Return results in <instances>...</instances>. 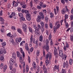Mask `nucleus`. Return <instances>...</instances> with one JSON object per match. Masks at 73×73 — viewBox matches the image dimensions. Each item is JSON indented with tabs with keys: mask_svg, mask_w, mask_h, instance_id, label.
Returning <instances> with one entry per match:
<instances>
[{
	"mask_svg": "<svg viewBox=\"0 0 73 73\" xmlns=\"http://www.w3.org/2000/svg\"><path fill=\"white\" fill-rule=\"evenodd\" d=\"M32 41L34 44H36V45H37V46L38 45V40H36V39L35 38H33V35H32L30 38L31 43H32Z\"/></svg>",
	"mask_w": 73,
	"mask_h": 73,
	"instance_id": "f257e3e1",
	"label": "nucleus"
},
{
	"mask_svg": "<svg viewBox=\"0 0 73 73\" xmlns=\"http://www.w3.org/2000/svg\"><path fill=\"white\" fill-rule=\"evenodd\" d=\"M52 53L49 52L46 55V59H48V58L49 57V59L50 60L51 59V57H52Z\"/></svg>",
	"mask_w": 73,
	"mask_h": 73,
	"instance_id": "f03ea898",
	"label": "nucleus"
},
{
	"mask_svg": "<svg viewBox=\"0 0 73 73\" xmlns=\"http://www.w3.org/2000/svg\"><path fill=\"white\" fill-rule=\"evenodd\" d=\"M20 62H21L22 64H23V67H25V64L24 62H23L24 60H23V58L22 57H20Z\"/></svg>",
	"mask_w": 73,
	"mask_h": 73,
	"instance_id": "7ed1b4c3",
	"label": "nucleus"
},
{
	"mask_svg": "<svg viewBox=\"0 0 73 73\" xmlns=\"http://www.w3.org/2000/svg\"><path fill=\"white\" fill-rule=\"evenodd\" d=\"M6 50L5 49L1 48L0 49V54H5L6 53Z\"/></svg>",
	"mask_w": 73,
	"mask_h": 73,
	"instance_id": "20e7f679",
	"label": "nucleus"
},
{
	"mask_svg": "<svg viewBox=\"0 0 73 73\" xmlns=\"http://www.w3.org/2000/svg\"><path fill=\"white\" fill-rule=\"evenodd\" d=\"M23 31H24V32H27V25L23 23Z\"/></svg>",
	"mask_w": 73,
	"mask_h": 73,
	"instance_id": "39448f33",
	"label": "nucleus"
},
{
	"mask_svg": "<svg viewBox=\"0 0 73 73\" xmlns=\"http://www.w3.org/2000/svg\"><path fill=\"white\" fill-rule=\"evenodd\" d=\"M41 21V17L40 15L37 16V18L36 19V21L38 23H40Z\"/></svg>",
	"mask_w": 73,
	"mask_h": 73,
	"instance_id": "423d86ee",
	"label": "nucleus"
},
{
	"mask_svg": "<svg viewBox=\"0 0 73 73\" xmlns=\"http://www.w3.org/2000/svg\"><path fill=\"white\" fill-rule=\"evenodd\" d=\"M35 33L37 36H39L41 35L40 34V30L35 29Z\"/></svg>",
	"mask_w": 73,
	"mask_h": 73,
	"instance_id": "0eeeda50",
	"label": "nucleus"
},
{
	"mask_svg": "<svg viewBox=\"0 0 73 73\" xmlns=\"http://www.w3.org/2000/svg\"><path fill=\"white\" fill-rule=\"evenodd\" d=\"M18 4L15 1H13V7H17L18 6Z\"/></svg>",
	"mask_w": 73,
	"mask_h": 73,
	"instance_id": "6e6552de",
	"label": "nucleus"
},
{
	"mask_svg": "<svg viewBox=\"0 0 73 73\" xmlns=\"http://www.w3.org/2000/svg\"><path fill=\"white\" fill-rule=\"evenodd\" d=\"M54 56H57L58 55V53H57V50L56 47H54Z\"/></svg>",
	"mask_w": 73,
	"mask_h": 73,
	"instance_id": "1a4fd4ad",
	"label": "nucleus"
},
{
	"mask_svg": "<svg viewBox=\"0 0 73 73\" xmlns=\"http://www.w3.org/2000/svg\"><path fill=\"white\" fill-rule=\"evenodd\" d=\"M42 69L44 71V73H47V69L45 64L43 65Z\"/></svg>",
	"mask_w": 73,
	"mask_h": 73,
	"instance_id": "9d476101",
	"label": "nucleus"
},
{
	"mask_svg": "<svg viewBox=\"0 0 73 73\" xmlns=\"http://www.w3.org/2000/svg\"><path fill=\"white\" fill-rule=\"evenodd\" d=\"M59 55L60 57H62L64 56V54H63V52L61 50H59Z\"/></svg>",
	"mask_w": 73,
	"mask_h": 73,
	"instance_id": "9b49d317",
	"label": "nucleus"
},
{
	"mask_svg": "<svg viewBox=\"0 0 73 73\" xmlns=\"http://www.w3.org/2000/svg\"><path fill=\"white\" fill-rule=\"evenodd\" d=\"M14 62H15V61H14V60L11 58L10 60V64L11 65H13V64H14Z\"/></svg>",
	"mask_w": 73,
	"mask_h": 73,
	"instance_id": "f8f14e48",
	"label": "nucleus"
},
{
	"mask_svg": "<svg viewBox=\"0 0 73 73\" xmlns=\"http://www.w3.org/2000/svg\"><path fill=\"white\" fill-rule=\"evenodd\" d=\"M53 69L54 70H59V66L58 65H55L54 67L53 68Z\"/></svg>",
	"mask_w": 73,
	"mask_h": 73,
	"instance_id": "ddd939ff",
	"label": "nucleus"
},
{
	"mask_svg": "<svg viewBox=\"0 0 73 73\" xmlns=\"http://www.w3.org/2000/svg\"><path fill=\"white\" fill-rule=\"evenodd\" d=\"M66 11V10L65 9L63 8L61 10V13L62 15H65V14Z\"/></svg>",
	"mask_w": 73,
	"mask_h": 73,
	"instance_id": "4468645a",
	"label": "nucleus"
},
{
	"mask_svg": "<svg viewBox=\"0 0 73 73\" xmlns=\"http://www.w3.org/2000/svg\"><path fill=\"white\" fill-rule=\"evenodd\" d=\"M33 66L34 69L35 70L36 68V62H33Z\"/></svg>",
	"mask_w": 73,
	"mask_h": 73,
	"instance_id": "2eb2a0df",
	"label": "nucleus"
},
{
	"mask_svg": "<svg viewBox=\"0 0 73 73\" xmlns=\"http://www.w3.org/2000/svg\"><path fill=\"white\" fill-rule=\"evenodd\" d=\"M20 50H21V53L22 54V55H23V58H24V57H25V53H24V52H23V49H22V48H21Z\"/></svg>",
	"mask_w": 73,
	"mask_h": 73,
	"instance_id": "dca6fc26",
	"label": "nucleus"
},
{
	"mask_svg": "<svg viewBox=\"0 0 73 73\" xmlns=\"http://www.w3.org/2000/svg\"><path fill=\"white\" fill-rule=\"evenodd\" d=\"M17 31L18 32H19V33H20L21 35H23V34H24L23 32L19 28L17 29Z\"/></svg>",
	"mask_w": 73,
	"mask_h": 73,
	"instance_id": "f3484780",
	"label": "nucleus"
},
{
	"mask_svg": "<svg viewBox=\"0 0 73 73\" xmlns=\"http://www.w3.org/2000/svg\"><path fill=\"white\" fill-rule=\"evenodd\" d=\"M25 50L27 51H29V48H28V46L27 43H26L25 45Z\"/></svg>",
	"mask_w": 73,
	"mask_h": 73,
	"instance_id": "a211bd4d",
	"label": "nucleus"
},
{
	"mask_svg": "<svg viewBox=\"0 0 73 73\" xmlns=\"http://www.w3.org/2000/svg\"><path fill=\"white\" fill-rule=\"evenodd\" d=\"M39 15L40 16H41V18L42 19H44V14H43V13L42 12H39Z\"/></svg>",
	"mask_w": 73,
	"mask_h": 73,
	"instance_id": "6ab92c4d",
	"label": "nucleus"
},
{
	"mask_svg": "<svg viewBox=\"0 0 73 73\" xmlns=\"http://www.w3.org/2000/svg\"><path fill=\"white\" fill-rule=\"evenodd\" d=\"M64 21L66 26V27L68 28L69 27V24L68 23V22H66V20H64Z\"/></svg>",
	"mask_w": 73,
	"mask_h": 73,
	"instance_id": "aec40b11",
	"label": "nucleus"
},
{
	"mask_svg": "<svg viewBox=\"0 0 73 73\" xmlns=\"http://www.w3.org/2000/svg\"><path fill=\"white\" fill-rule=\"evenodd\" d=\"M43 39V36L42 35H41L39 37V40L40 41L42 42V39Z\"/></svg>",
	"mask_w": 73,
	"mask_h": 73,
	"instance_id": "412c9836",
	"label": "nucleus"
},
{
	"mask_svg": "<svg viewBox=\"0 0 73 73\" xmlns=\"http://www.w3.org/2000/svg\"><path fill=\"white\" fill-rule=\"evenodd\" d=\"M68 16L69 15H68L65 14L64 17V20H66V19H68Z\"/></svg>",
	"mask_w": 73,
	"mask_h": 73,
	"instance_id": "4be33fe9",
	"label": "nucleus"
},
{
	"mask_svg": "<svg viewBox=\"0 0 73 73\" xmlns=\"http://www.w3.org/2000/svg\"><path fill=\"white\" fill-rule=\"evenodd\" d=\"M50 61L48 60V59L46 60H45V64L46 66H48V64H49V63H50Z\"/></svg>",
	"mask_w": 73,
	"mask_h": 73,
	"instance_id": "5701e85b",
	"label": "nucleus"
},
{
	"mask_svg": "<svg viewBox=\"0 0 73 73\" xmlns=\"http://www.w3.org/2000/svg\"><path fill=\"white\" fill-rule=\"evenodd\" d=\"M45 49L47 51H48L49 49V45H45Z\"/></svg>",
	"mask_w": 73,
	"mask_h": 73,
	"instance_id": "b1692460",
	"label": "nucleus"
},
{
	"mask_svg": "<svg viewBox=\"0 0 73 73\" xmlns=\"http://www.w3.org/2000/svg\"><path fill=\"white\" fill-rule=\"evenodd\" d=\"M12 57L14 59H16V54L15 53H13Z\"/></svg>",
	"mask_w": 73,
	"mask_h": 73,
	"instance_id": "393cba45",
	"label": "nucleus"
},
{
	"mask_svg": "<svg viewBox=\"0 0 73 73\" xmlns=\"http://www.w3.org/2000/svg\"><path fill=\"white\" fill-rule=\"evenodd\" d=\"M67 57V55L66 54H64L63 55V56L62 59L63 60H66V57Z\"/></svg>",
	"mask_w": 73,
	"mask_h": 73,
	"instance_id": "a878e982",
	"label": "nucleus"
},
{
	"mask_svg": "<svg viewBox=\"0 0 73 73\" xmlns=\"http://www.w3.org/2000/svg\"><path fill=\"white\" fill-rule=\"evenodd\" d=\"M73 63V60L71 59H70L69 60V64L70 65H72V63Z\"/></svg>",
	"mask_w": 73,
	"mask_h": 73,
	"instance_id": "bb28decb",
	"label": "nucleus"
},
{
	"mask_svg": "<svg viewBox=\"0 0 73 73\" xmlns=\"http://www.w3.org/2000/svg\"><path fill=\"white\" fill-rule=\"evenodd\" d=\"M29 30L30 32L31 33H32L33 32V30H32V29L31 28V27H29Z\"/></svg>",
	"mask_w": 73,
	"mask_h": 73,
	"instance_id": "cd10ccee",
	"label": "nucleus"
},
{
	"mask_svg": "<svg viewBox=\"0 0 73 73\" xmlns=\"http://www.w3.org/2000/svg\"><path fill=\"white\" fill-rule=\"evenodd\" d=\"M18 16L19 17H20L21 18L23 17V14L21 13H18Z\"/></svg>",
	"mask_w": 73,
	"mask_h": 73,
	"instance_id": "c85d7f7f",
	"label": "nucleus"
},
{
	"mask_svg": "<svg viewBox=\"0 0 73 73\" xmlns=\"http://www.w3.org/2000/svg\"><path fill=\"white\" fill-rule=\"evenodd\" d=\"M70 40L72 42H73V35H70Z\"/></svg>",
	"mask_w": 73,
	"mask_h": 73,
	"instance_id": "c756f323",
	"label": "nucleus"
},
{
	"mask_svg": "<svg viewBox=\"0 0 73 73\" xmlns=\"http://www.w3.org/2000/svg\"><path fill=\"white\" fill-rule=\"evenodd\" d=\"M10 73H15L16 72V69L14 68L10 71Z\"/></svg>",
	"mask_w": 73,
	"mask_h": 73,
	"instance_id": "7c9ffc66",
	"label": "nucleus"
},
{
	"mask_svg": "<svg viewBox=\"0 0 73 73\" xmlns=\"http://www.w3.org/2000/svg\"><path fill=\"white\" fill-rule=\"evenodd\" d=\"M37 28L36 30H40V29H41V26L40 25H38Z\"/></svg>",
	"mask_w": 73,
	"mask_h": 73,
	"instance_id": "2f4dec72",
	"label": "nucleus"
},
{
	"mask_svg": "<svg viewBox=\"0 0 73 73\" xmlns=\"http://www.w3.org/2000/svg\"><path fill=\"white\" fill-rule=\"evenodd\" d=\"M51 38H52V35H51V34H50L49 35V37L48 38L49 41H51V40H52V39H51Z\"/></svg>",
	"mask_w": 73,
	"mask_h": 73,
	"instance_id": "473e14b6",
	"label": "nucleus"
},
{
	"mask_svg": "<svg viewBox=\"0 0 73 73\" xmlns=\"http://www.w3.org/2000/svg\"><path fill=\"white\" fill-rule=\"evenodd\" d=\"M40 25L41 26L42 28L43 27H44V22L42 21H41L40 22Z\"/></svg>",
	"mask_w": 73,
	"mask_h": 73,
	"instance_id": "72a5a7b5",
	"label": "nucleus"
},
{
	"mask_svg": "<svg viewBox=\"0 0 73 73\" xmlns=\"http://www.w3.org/2000/svg\"><path fill=\"white\" fill-rule=\"evenodd\" d=\"M17 56L19 57L20 56V53L19 51H17Z\"/></svg>",
	"mask_w": 73,
	"mask_h": 73,
	"instance_id": "f704fd0d",
	"label": "nucleus"
},
{
	"mask_svg": "<svg viewBox=\"0 0 73 73\" xmlns=\"http://www.w3.org/2000/svg\"><path fill=\"white\" fill-rule=\"evenodd\" d=\"M7 65H5L3 68L4 72H5V71L6 70V69H7Z\"/></svg>",
	"mask_w": 73,
	"mask_h": 73,
	"instance_id": "c9c22d12",
	"label": "nucleus"
},
{
	"mask_svg": "<svg viewBox=\"0 0 73 73\" xmlns=\"http://www.w3.org/2000/svg\"><path fill=\"white\" fill-rule=\"evenodd\" d=\"M49 41L48 39H46V45H49Z\"/></svg>",
	"mask_w": 73,
	"mask_h": 73,
	"instance_id": "e433bc0d",
	"label": "nucleus"
},
{
	"mask_svg": "<svg viewBox=\"0 0 73 73\" xmlns=\"http://www.w3.org/2000/svg\"><path fill=\"white\" fill-rule=\"evenodd\" d=\"M61 73H66V70H65L62 68V69Z\"/></svg>",
	"mask_w": 73,
	"mask_h": 73,
	"instance_id": "4c0bfd02",
	"label": "nucleus"
},
{
	"mask_svg": "<svg viewBox=\"0 0 73 73\" xmlns=\"http://www.w3.org/2000/svg\"><path fill=\"white\" fill-rule=\"evenodd\" d=\"M0 21H2V22H3V21H4V19H3L2 17H0Z\"/></svg>",
	"mask_w": 73,
	"mask_h": 73,
	"instance_id": "58836bf2",
	"label": "nucleus"
},
{
	"mask_svg": "<svg viewBox=\"0 0 73 73\" xmlns=\"http://www.w3.org/2000/svg\"><path fill=\"white\" fill-rule=\"evenodd\" d=\"M22 8L24 9H25L27 8V4H25L22 6Z\"/></svg>",
	"mask_w": 73,
	"mask_h": 73,
	"instance_id": "ea45409f",
	"label": "nucleus"
},
{
	"mask_svg": "<svg viewBox=\"0 0 73 73\" xmlns=\"http://www.w3.org/2000/svg\"><path fill=\"white\" fill-rule=\"evenodd\" d=\"M56 29V27L55 26H54L53 27V31H54V33H55L56 32V29Z\"/></svg>",
	"mask_w": 73,
	"mask_h": 73,
	"instance_id": "a19ab883",
	"label": "nucleus"
},
{
	"mask_svg": "<svg viewBox=\"0 0 73 73\" xmlns=\"http://www.w3.org/2000/svg\"><path fill=\"white\" fill-rule=\"evenodd\" d=\"M25 67H23V72L24 73L25 72Z\"/></svg>",
	"mask_w": 73,
	"mask_h": 73,
	"instance_id": "79ce46f5",
	"label": "nucleus"
},
{
	"mask_svg": "<svg viewBox=\"0 0 73 73\" xmlns=\"http://www.w3.org/2000/svg\"><path fill=\"white\" fill-rule=\"evenodd\" d=\"M43 4H44V3L43 2H42V1H40V2L39 5L40 6V7H41L43 5Z\"/></svg>",
	"mask_w": 73,
	"mask_h": 73,
	"instance_id": "37998d69",
	"label": "nucleus"
},
{
	"mask_svg": "<svg viewBox=\"0 0 73 73\" xmlns=\"http://www.w3.org/2000/svg\"><path fill=\"white\" fill-rule=\"evenodd\" d=\"M50 15H51L50 16V17H51V18H52L54 17V14H53V13H51Z\"/></svg>",
	"mask_w": 73,
	"mask_h": 73,
	"instance_id": "c03bdc74",
	"label": "nucleus"
},
{
	"mask_svg": "<svg viewBox=\"0 0 73 73\" xmlns=\"http://www.w3.org/2000/svg\"><path fill=\"white\" fill-rule=\"evenodd\" d=\"M1 31L2 33H4L5 32V30L3 28H2L1 29Z\"/></svg>",
	"mask_w": 73,
	"mask_h": 73,
	"instance_id": "a18cd8bd",
	"label": "nucleus"
},
{
	"mask_svg": "<svg viewBox=\"0 0 73 73\" xmlns=\"http://www.w3.org/2000/svg\"><path fill=\"white\" fill-rule=\"evenodd\" d=\"M26 18L31 17V14L29 13L27 14H26Z\"/></svg>",
	"mask_w": 73,
	"mask_h": 73,
	"instance_id": "49530a36",
	"label": "nucleus"
},
{
	"mask_svg": "<svg viewBox=\"0 0 73 73\" xmlns=\"http://www.w3.org/2000/svg\"><path fill=\"white\" fill-rule=\"evenodd\" d=\"M50 27L51 29L53 28V25L52 24V23H50L49 24Z\"/></svg>",
	"mask_w": 73,
	"mask_h": 73,
	"instance_id": "de8ad7c7",
	"label": "nucleus"
},
{
	"mask_svg": "<svg viewBox=\"0 0 73 73\" xmlns=\"http://www.w3.org/2000/svg\"><path fill=\"white\" fill-rule=\"evenodd\" d=\"M11 15L13 16H16V13L15 12H12Z\"/></svg>",
	"mask_w": 73,
	"mask_h": 73,
	"instance_id": "09e8293b",
	"label": "nucleus"
},
{
	"mask_svg": "<svg viewBox=\"0 0 73 73\" xmlns=\"http://www.w3.org/2000/svg\"><path fill=\"white\" fill-rule=\"evenodd\" d=\"M43 57H45V51L44 50H43Z\"/></svg>",
	"mask_w": 73,
	"mask_h": 73,
	"instance_id": "8fccbe9b",
	"label": "nucleus"
},
{
	"mask_svg": "<svg viewBox=\"0 0 73 73\" xmlns=\"http://www.w3.org/2000/svg\"><path fill=\"white\" fill-rule=\"evenodd\" d=\"M25 12L26 14H28L29 13V10H25Z\"/></svg>",
	"mask_w": 73,
	"mask_h": 73,
	"instance_id": "3c124183",
	"label": "nucleus"
},
{
	"mask_svg": "<svg viewBox=\"0 0 73 73\" xmlns=\"http://www.w3.org/2000/svg\"><path fill=\"white\" fill-rule=\"evenodd\" d=\"M36 55H37V56H39V55H40V51L39 50H38L36 51Z\"/></svg>",
	"mask_w": 73,
	"mask_h": 73,
	"instance_id": "603ef678",
	"label": "nucleus"
},
{
	"mask_svg": "<svg viewBox=\"0 0 73 73\" xmlns=\"http://www.w3.org/2000/svg\"><path fill=\"white\" fill-rule=\"evenodd\" d=\"M56 8L57 12H59V7L57 6H56Z\"/></svg>",
	"mask_w": 73,
	"mask_h": 73,
	"instance_id": "864d4df0",
	"label": "nucleus"
},
{
	"mask_svg": "<svg viewBox=\"0 0 73 73\" xmlns=\"http://www.w3.org/2000/svg\"><path fill=\"white\" fill-rule=\"evenodd\" d=\"M11 29L12 30H14L16 31V27L15 26H13L11 27Z\"/></svg>",
	"mask_w": 73,
	"mask_h": 73,
	"instance_id": "5fc2aeb1",
	"label": "nucleus"
},
{
	"mask_svg": "<svg viewBox=\"0 0 73 73\" xmlns=\"http://www.w3.org/2000/svg\"><path fill=\"white\" fill-rule=\"evenodd\" d=\"M53 45V40L51 39L50 42V45L51 46Z\"/></svg>",
	"mask_w": 73,
	"mask_h": 73,
	"instance_id": "6e6d98bb",
	"label": "nucleus"
},
{
	"mask_svg": "<svg viewBox=\"0 0 73 73\" xmlns=\"http://www.w3.org/2000/svg\"><path fill=\"white\" fill-rule=\"evenodd\" d=\"M60 25L58 24L56 27V29H58L60 28Z\"/></svg>",
	"mask_w": 73,
	"mask_h": 73,
	"instance_id": "4d7b16f0",
	"label": "nucleus"
},
{
	"mask_svg": "<svg viewBox=\"0 0 73 73\" xmlns=\"http://www.w3.org/2000/svg\"><path fill=\"white\" fill-rule=\"evenodd\" d=\"M65 64L66 66V67H68V66H69V63H68V62L66 61Z\"/></svg>",
	"mask_w": 73,
	"mask_h": 73,
	"instance_id": "13d9d810",
	"label": "nucleus"
},
{
	"mask_svg": "<svg viewBox=\"0 0 73 73\" xmlns=\"http://www.w3.org/2000/svg\"><path fill=\"white\" fill-rule=\"evenodd\" d=\"M37 8L38 9H41V6L38 5L37 6Z\"/></svg>",
	"mask_w": 73,
	"mask_h": 73,
	"instance_id": "bf43d9fd",
	"label": "nucleus"
},
{
	"mask_svg": "<svg viewBox=\"0 0 73 73\" xmlns=\"http://www.w3.org/2000/svg\"><path fill=\"white\" fill-rule=\"evenodd\" d=\"M0 66L1 69H3V67H4V65H3V63H1Z\"/></svg>",
	"mask_w": 73,
	"mask_h": 73,
	"instance_id": "052dcab7",
	"label": "nucleus"
},
{
	"mask_svg": "<svg viewBox=\"0 0 73 73\" xmlns=\"http://www.w3.org/2000/svg\"><path fill=\"white\" fill-rule=\"evenodd\" d=\"M67 48H68V47H67L64 46L63 49L64 50H65V51H66V50H67Z\"/></svg>",
	"mask_w": 73,
	"mask_h": 73,
	"instance_id": "680f3d73",
	"label": "nucleus"
},
{
	"mask_svg": "<svg viewBox=\"0 0 73 73\" xmlns=\"http://www.w3.org/2000/svg\"><path fill=\"white\" fill-rule=\"evenodd\" d=\"M6 42H4L3 43H2L1 44L3 45V46H5L6 45Z\"/></svg>",
	"mask_w": 73,
	"mask_h": 73,
	"instance_id": "e2e57ef3",
	"label": "nucleus"
},
{
	"mask_svg": "<svg viewBox=\"0 0 73 73\" xmlns=\"http://www.w3.org/2000/svg\"><path fill=\"white\" fill-rule=\"evenodd\" d=\"M44 26L46 29H48V24H47V23H46L45 24Z\"/></svg>",
	"mask_w": 73,
	"mask_h": 73,
	"instance_id": "0e129e2a",
	"label": "nucleus"
},
{
	"mask_svg": "<svg viewBox=\"0 0 73 73\" xmlns=\"http://www.w3.org/2000/svg\"><path fill=\"white\" fill-rule=\"evenodd\" d=\"M33 27L35 29V30L36 29H37V26H36V25H34Z\"/></svg>",
	"mask_w": 73,
	"mask_h": 73,
	"instance_id": "69168bd1",
	"label": "nucleus"
},
{
	"mask_svg": "<svg viewBox=\"0 0 73 73\" xmlns=\"http://www.w3.org/2000/svg\"><path fill=\"white\" fill-rule=\"evenodd\" d=\"M42 28L41 29V30L42 32V33H43L44 32V27H42Z\"/></svg>",
	"mask_w": 73,
	"mask_h": 73,
	"instance_id": "338daca9",
	"label": "nucleus"
},
{
	"mask_svg": "<svg viewBox=\"0 0 73 73\" xmlns=\"http://www.w3.org/2000/svg\"><path fill=\"white\" fill-rule=\"evenodd\" d=\"M27 19L28 20V21H30L31 20V17H27Z\"/></svg>",
	"mask_w": 73,
	"mask_h": 73,
	"instance_id": "774afa93",
	"label": "nucleus"
}]
</instances>
